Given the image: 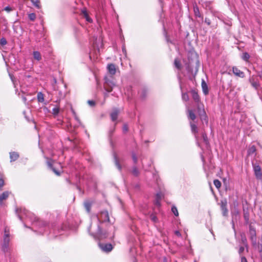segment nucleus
Returning a JSON list of instances; mask_svg holds the SVG:
<instances>
[{"mask_svg":"<svg viewBox=\"0 0 262 262\" xmlns=\"http://www.w3.org/2000/svg\"><path fill=\"white\" fill-rule=\"evenodd\" d=\"M105 82L104 83V88L107 92L112 91L113 88L115 86V83L113 80L111 76H106L104 78Z\"/></svg>","mask_w":262,"mask_h":262,"instance_id":"obj_1","label":"nucleus"},{"mask_svg":"<svg viewBox=\"0 0 262 262\" xmlns=\"http://www.w3.org/2000/svg\"><path fill=\"white\" fill-rule=\"evenodd\" d=\"M95 238L99 240L106 238L108 236V233L103 231L99 226H98V230L95 234H92Z\"/></svg>","mask_w":262,"mask_h":262,"instance_id":"obj_2","label":"nucleus"},{"mask_svg":"<svg viewBox=\"0 0 262 262\" xmlns=\"http://www.w3.org/2000/svg\"><path fill=\"white\" fill-rule=\"evenodd\" d=\"M97 219L100 223L110 222L109 215L107 211H101L97 216Z\"/></svg>","mask_w":262,"mask_h":262,"instance_id":"obj_3","label":"nucleus"},{"mask_svg":"<svg viewBox=\"0 0 262 262\" xmlns=\"http://www.w3.org/2000/svg\"><path fill=\"white\" fill-rule=\"evenodd\" d=\"M220 205L223 215L227 216L228 215V210L227 208V202L226 200H221Z\"/></svg>","mask_w":262,"mask_h":262,"instance_id":"obj_4","label":"nucleus"},{"mask_svg":"<svg viewBox=\"0 0 262 262\" xmlns=\"http://www.w3.org/2000/svg\"><path fill=\"white\" fill-rule=\"evenodd\" d=\"M100 248L104 252H109L113 249V246L111 244L99 243Z\"/></svg>","mask_w":262,"mask_h":262,"instance_id":"obj_5","label":"nucleus"},{"mask_svg":"<svg viewBox=\"0 0 262 262\" xmlns=\"http://www.w3.org/2000/svg\"><path fill=\"white\" fill-rule=\"evenodd\" d=\"M16 213L20 220H22L23 215L27 216L29 214V212L25 208H20L16 210Z\"/></svg>","mask_w":262,"mask_h":262,"instance_id":"obj_6","label":"nucleus"},{"mask_svg":"<svg viewBox=\"0 0 262 262\" xmlns=\"http://www.w3.org/2000/svg\"><path fill=\"white\" fill-rule=\"evenodd\" d=\"M10 240V238L9 230L7 227H6L5 228V230H4V236H3V243L9 244Z\"/></svg>","mask_w":262,"mask_h":262,"instance_id":"obj_7","label":"nucleus"},{"mask_svg":"<svg viewBox=\"0 0 262 262\" xmlns=\"http://www.w3.org/2000/svg\"><path fill=\"white\" fill-rule=\"evenodd\" d=\"M232 72L235 75L239 77L243 78L245 76L244 73L235 67L232 68Z\"/></svg>","mask_w":262,"mask_h":262,"instance_id":"obj_8","label":"nucleus"},{"mask_svg":"<svg viewBox=\"0 0 262 262\" xmlns=\"http://www.w3.org/2000/svg\"><path fill=\"white\" fill-rule=\"evenodd\" d=\"M107 68L108 73L111 75H114L115 74L116 72V69L115 65L114 64H113V63L108 64L107 65Z\"/></svg>","mask_w":262,"mask_h":262,"instance_id":"obj_9","label":"nucleus"},{"mask_svg":"<svg viewBox=\"0 0 262 262\" xmlns=\"http://www.w3.org/2000/svg\"><path fill=\"white\" fill-rule=\"evenodd\" d=\"M119 111L117 108L113 109L111 114V117L112 121H115L117 120Z\"/></svg>","mask_w":262,"mask_h":262,"instance_id":"obj_10","label":"nucleus"},{"mask_svg":"<svg viewBox=\"0 0 262 262\" xmlns=\"http://www.w3.org/2000/svg\"><path fill=\"white\" fill-rule=\"evenodd\" d=\"M255 174L257 179H261L262 177V173L261 172L260 167L259 166L254 167Z\"/></svg>","mask_w":262,"mask_h":262,"instance_id":"obj_11","label":"nucleus"},{"mask_svg":"<svg viewBox=\"0 0 262 262\" xmlns=\"http://www.w3.org/2000/svg\"><path fill=\"white\" fill-rule=\"evenodd\" d=\"M191 93L192 97L195 102H199L200 101V97L198 93L195 90H191Z\"/></svg>","mask_w":262,"mask_h":262,"instance_id":"obj_12","label":"nucleus"},{"mask_svg":"<svg viewBox=\"0 0 262 262\" xmlns=\"http://www.w3.org/2000/svg\"><path fill=\"white\" fill-rule=\"evenodd\" d=\"M9 195V192L8 191H5L2 194H0V204H2L3 201L8 198Z\"/></svg>","mask_w":262,"mask_h":262,"instance_id":"obj_13","label":"nucleus"},{"mask_svg":"<svg viewBox=\"0 0 262 262\" xmlns=\"http://www.w3.org/2000/svg\"><path fill=\"white\" fill-rule=\"evenodd\" d=\"M201 85L204 94L205 95H207L208 94V86L204 80H202Z\"/></svg>","mask_w":262,"mask_h":262,"instance_id":"obj_14","label":"nucleus"},{"mask_svg":"<svg viewBox=\"0 0 262 262\" xmlns=\"http://www.w3.org/2000/svg\"><path fill=\"white\" fill-rule=\"evenodd\" d=\"M19 157V155L17 152H10V158L11 159V162L16 161Z\"/></svg>","mask_w":262,"mask_h":262,"instance_id":"obj_15","label":"nucleus"},{"mask_svg":"<svg viewBox=\"0 0 262 262\" xmlns=\"http://www.w3.org/2000/svg\"><path fill=\"white\" fill-rule=\"evenodd\" d=\"M2 249L4 253L8 252L9 251V250H10L9 244L4 243H2Z\"/></svg>","mask_w":262,"mask_h":262,"instance_id":"obj_16","label":"nucleus"},{"mask_svg":"<svg viewBox=\"0 0 262 262\" xmlns=\"http://www.w3.org/2000/svg\"><path fill=\"white\" fill-rule=\"evenodd\" d=\"M190 125L191 132L194 134H197L198 133V129L196 125L191 122H190Z\"/></svg>","mask_w":262,"mask_h":262,"instance_id":"obj_17","label":"nucleus"},{"mask_svg":"<svg viewBox=\"0 0 262 262\" xmlns=\"http://www.w3.org/2000/svg\"><path fill=\"white\" fill-rule=\"evenodd\" d=\"M188 118L192 120H194L196 119V116L192 110H188Z\"/></svg>","mask_w":262,"mask_h":262,"instance_id":"obj_18","label":"nucleus"},{"mask_svg":"<svg viewBox=\"0 0 262 262\" xmlns=\"http://www.w3.org/2000/svg\"><path fill=\"white\" fill-rule=\"evenodd\" d=\"M33 57L35 60L39 61L41 59V55L38 51H34L33 53Z\"/></svg>","mask_w":262,"mask_h":262,"instance_id":"obj_19","label":"nucleus"},{"mask_svg":"<svg viewBox=\"0 0 262 262\" xmlns=\"http://www.w3.org/2000/svg\"><path fill=\"white\" fill-rule=\"evenodd\" d=\"M84 207L86 210L88 212H90L91 211V208L92 206V203L90 202L86 201L84 203Z\"/></svg>","mask_w":262,"mask_h":262,"instance_id":"obj_20","label":"nucleus"},{"mask_svg":"<svg viewBox=\"0 0 262 262\" xmlns=\"http://www.w3.org/2000/svg\"><path fill=\"white\" fill-rule=\"evenodd\" d=\"M131 172L135 177H138L140 173L139 169L136 167H133Z\"/></svg>","mask_w":262,"mask_h":262,"instance_id":"obj_21","label":"nucleus"},{"mask_svg":"<svg viewBox=\"0 0 262 262\" xmlns=\"http://www.w3.org/2000/svg\"><path fill=\"white\" fill-rule=\"evenodd\" d=\"M174 64L175 67L179 70H180L181 69V64L180 62V61L176 58L174 60Z\"/></svg>","mask_w":262,"mask_h":262,"instance_id":"obj_22","label":"nucleus"},{"mask_svg":"<svg viewBox=\"0 0 262 262\" xmlns=\"http://www.w3.org/2000/svg\"><path fill=\"white\" fill-rule=\"evenodd\" d=\"M114 159H115V162L116 166H117V167L118 168V169L119 170H121V166L120 164H119V160L117 159V156L116 155H115V156H114Z\"/></svg>","mask_w":262,"mask_h":262,"instance_id":"obj_23","label":"nucleus"},{"mask_svg":"<svg viewBox=\"0 0 262 262\" xmlns=\"http://www.w3.org/2000/svg\"><path fill=\"white\" fill-rule=\"evenodd\" d=\"M242 58L245 61H248V60L250 58V55L248 53L245 52L243 54V56H242Z\"/></svg>","mask_w":262,"mask_h":262,"instance_id":"obj_24","label":"nucleus"},{"mask_svg":"<svg viewBox=\"0 0 262 262\" xmlns=\"http://www.w3.org/2000/svg\"><path fill=\"white\" fill-rule=\"evenodd\" d=\"M37 99L39 102H42L44 101L43 95L41 93L37 94Z\"/></svg>","mask_w":262,"mask_h":262,"instance_id":"obj_25","label":"nucleus"},{"mask_svg":"<svg viewBox=\"0 0 262 262\" xmlns=\"http://www.w3.org/2000/svg\"><path fill=\"white\" fill-rule=\"evenodd\" d=\"M202 114L201 113H200V117L201 120H204L206 122H207V116L206 115L205 111L203 110Z\"/></svg>","mask_w":262,"mask_h":262,"instance_id":"obj_26","label":"nucleus"},{"mask_svg":"<svg viewBox=\"0 0 262 262\" xmlns=\"http://www.w3.org/2000/svg\"><path fill=\"white\" fill-rule=\"evenodd\" d=\"M213 184L217 188H220L221 186V183L218 180H214L213 181Z\"/></svg>","mask_w":262,"mask_h":262,"instance_id":"obj_27","label":"nucleus"},{"mask_svg":"<svg viewBox=\"0 0 262 262\" xmlns=\"http://www.w3.org/2000/svg\"><path fill=\"white\" fill-rule=\"evenodd\" d=\"M34 6L37 8H40L39 0H31Z\"/></svg>","mask_w":262,"mask_h":262,"instance_id":"obj_28","label":"nucleus"},{"mask_svg":"<svg viewBox=\"0 0 262 262\" xmlns=\"http://www.w3.org/2000/svg\"><path fill=\"white\" fill-rule=\"evenodd\" d=\"M250 82H251V85H252V86L253 88H254L255 89H257L259 86V84L256 81H253V80H250Z\"/></svg>","mask_w":262,"mask_h":262,"instance_id":"obj_29","label":"nucleus"},{"mask_svg":"<svg viewBox=\"0 0 262 262\" xmlns=\"http://www.w3.org/2000/svg\"><path fill=\"white\" fill-rule=\"evenodd\" d=\"M171 211L173 212V213L176 215V216H178L179 215V213H178V211L177 210V208L176 206H172V208H171Z\"/></svg>","mask_w":262,"mask_h":262,"instance_id":"obj_30","label":"nucleus"},{"mask_svg":"<svg viewBox=\"0 0 262 262\" xmlns=\"http://www.w3.org/2000/svg\"><path fill=\"white\" fill-rule=\"evenodd\" d=\"M256 151V148L254 146H252L248 150L249 154H252L255 152Z\"/></svg>","mask_w":262,"mask_h":262,"instance_id":"obj_31","label":"nucleus"},{"mask_svg":"<svg viewBox=\"0 0 262 262\" xmlns=\"http://www.w3.org/2000/svg\"><path fill=\"white\" fill-rule=\"evenodd\" d=\"M182 99L185 101H187L189 100V96L187 93L182 94Z\"/></svg>","mask_w":262,"mask_h":262,"instance_id":"obj_32","label":"nucleus"},{"mask_svg":"<svg viewBox=\"0 0 262 262\" xmlns=\"http://www.w3.org/2000/svg\"><path fill=\"white\" fill-rule=\"evenodd\" d=\"M202 138L203 139L204 142L207 145L208 144V140L207 135L205 133H203Z\"/></svg>","mask_w":262,"mask_h":262,"instance_id":"obj_33","label":"nucleus"},{"mask_svg":"<svg viewBox=\"0 0 262 262\" xmlns=\"http://www.w3.org/2000/svg\"><path fill=\"white\" fill-rule=\"evenodd\" d=\"M59 112V108L58 107H54L52 110V113L54 115H57Z\"/></svg>","mask_w":262,"mask_h":262,"instance_id":"obj_34","label":"nucleus"},{"mask_svg":"<svg viewBox=\"0 0 262 262\" xmlns=\"http://www.w3.org/2000/svg\"><path fill=\"white\" fill-rule=\"evenodd\" d=\"M29 18L31 20H34L36 18V15L34 13H31L29 14Z\"/></svg>","mask_w":262,"mask_h":262,"instance_id":"obj_35","label":"nucleus"},{"mask_svg":"<svg viewBox=\"0 0 262 262\" xmlns=\"http://www.w3.org/2000/svg\"><path fill=\"white\" fill-rule=\"evenodd\" d=\"M150 218L154 222H156L158 220L157 216L153 214L150 215Z\"/></svg>","mask_w":262,"mask_h":262,"instance_id":"obj_36","label":"nucleus"},{"mask_svg":"<svg viewBox=\"0 0 262 262\" xmlns=\"http://www.w3.org/2000/svg\"><path fill=\"white\" fill-rule=\"evenodd\" d=\"M0 42H1V44L2 45H5L7 44V40L5 38H2L1 40H0Z\"/></svg>","mask_w":262,"mask_h":262,"instance_id":"obj_37","label":"nucleus"},{"mask_svg":"<svg viewBox=\"0 0 262 262\" xmlns=\"http://www.w3.org/2000/svg\"><path fill=\"white\" fill-rule=\"evenodd\" d=\"M132 158H133V160L134 163L135 164L137 163L138 159H137L136 156L134 153L132 154Z\"/></svg>","mask_w":262,"mask_h":262,"instance_id":"obj_38","label":"nucleus"},{"mask_svg":"<svg viewBox=\"0 0 262 262\" xmlns=\"http://www.w3.org/2000/svg\"><path fill=\"white\" fill-rule=\"evenodd\" d=\"M88 103L90 106H93L95 105V102L93 100H89L88 101Z\"/></svg>","mask_w":262,"mask_h":262,"instance_id":"obj_39","label":"nucleus"},{"mask_svg":"<svg viewBox=\"0 0 262 262\" xmlns=\"http://www.w3.org/2000/svg\"><path fill=\"white\" fill-rule=\"evenodd\" d=\"M244 247H243V246H241L239 247V249L238 250V253L239 254H241L243 252V251H244Z\"/></svg>","mask_w":262,"mask_h":262,"instance_id":"obj_40","label":"nucleus"},{"mask_svg":"<svg viewBox=\"0 0 262 262\" xmlns=\"http://www.w3.org/2000/svg\"><path fill=\"white\" fill-rule=\"evenodd\" d=\"M123 130L124 132H126L128 130V126L126 124H124L123 127Z\"/></svg>","mask_w":262,"mask_h":262,"instance_id":"obj_41","label":"nucleus"},{"mask_svg":"<svg viewBox=\"0 0 262 262\" xmlns=\"http://www.w3.org/2000/svg\"><path fill=\"white\" fill-rule=\"evenodd\" d=\"M162 198V194L161 193H157L156 195V199L160 200Z\"/></svg>","mask_w":262,"mask_h":262,"instance_id":"obj_42","label":"nucleus"},{"mask_svg":"<svg viewBox=\"0 0 262 262\" xmlns=\"http://www.w3.org/2000/svg\"><path fill=\"white\" fill-rule=\"evenodd\" d=\"M5 10L7 12H10L12 10V8L9 6H7L5 8Z\"/></svg>","mask_w":262,"mask_h":262,"instance_id":"obj_43","label":"nucleus"},{"mask_svg":"<svg viewBox=\"0 0 262 262\" xmlns=\"http://www.w3.org/2000/svg\"><path fill=\"white\" fill-rule=\"evenodd\" d=\"M155 204L157 205V206H160V200H158V199H156V201H155Z\"/></svg>","mask_w":262,"mask_h":262,"instance_id":"obj_44","label":"nucleus"},{"mask_svg":"<svg viewBox=\"0 0 262 262\" xmlns=\"http://www.w3.org/2000/svg\"><path fill=\"white\" fill-rule=\"evenodd\" d=\"M82 13L83 15V16L85 17L86 15H88V13L85 10H83L82 11Z\"/></svg>","mask_w":262,"mask_h":262,"instance_id":"obj_45","label":"nucleus"},{"mask_svg":"<svg viewBox=\"0 0 262 262\" xmlns=\"http://www.w3.org/2000/svg\"><path fill=\"white\" fill-rule=\"evenodd\" d=\"M4 181L2 179H0V188L4 185Z\"/></svg>","mask_w":262,"mask_h":262,"instance_id":"obj_46","label":"nucleus"},{"mask_svg":"<svg viewBox=\"0 0 262 262\" xmlns=\"http://www.w3.org/2000/svg\"><path fill=\"white\" fill-rule=\"evenodd\" d=\"M86 21H89V22H92V19L88 16V15H86L85 17Z\"/></svg>","mask_w":262,"mask_h":262,"instance_id":"obj_47","label":"nucleus"},{"mask_svg":"<svg viewBox=\"0 0 262 262\" xmlns=\"http://www.w3.org/2000/svg\"><path fill=\"white\" fill-rule=\"evenodd\" d=\"M52 170L58 176L60 175V173L59 172H58L54 168L52 167Z\"/></svg>","mask_w":262,"mask_h":262,"instance_id":"obj_48","label":"nucleus"},{"mask_svg":"<svg viewBox=\"0 0 262 262\" xmlns=\"http://www.w3.org/2000/svg\"><path fill=\"white\" fill-rule=\"evenodd\" d=\"M241 262H248V261L245 257L242 256L241 257Z\"/></svg>","mask_w":262,"mask_h":262,"instance_id":"obj_49","label":"nucleus"},{"mask_svg":"<svg viewBox=\"0 0 262 262\" xmlns=\"http://www.w3.org/2000/svg\"><path fill=\"white\" fill-rule=\"evenodd\" d=\"M175 234L177 235V236H181V233L179 231H175Z\"/></svg>","mask_w":262,"mask_h":262,"instance_id":"obj_50","label":"nucleus"},{"mask_svg":"<svg viewBox=\"0 0 262 262\" xmlns=\"http://www.w3.org/2000/svg\"><path fill=\"white\" fill-rule=\"evenodd\" d=\"M258 76H259L260 78H262V71H260V72L258 73Z\"/></svg>","mask_w":262,"mask_h":262,"instance_id":"obj_51","label":"nucleus"},{"mask_svg":"<svg viewBox=\"0 0 262 262\" xmlns=\"http://www.w3.org/2000/svg\"><path fill=\"white\" fill-rule=\"evenodd\" d=\"M205 22L208 24V25H210V23L209 21V20L207 21L206 19L205 20Z\"/></svg>","mask_w":262,"mask_h":262,"instance_id":"obj_52","label":"nucleus"},{"mask_svg":"<svg viewBox=\"0 0 262 262\" xmlns=\"http://www.w3.org/2000/svg\"><path fill=\"white\" fill-rule=\"evenodd\" d=\"M259 252H260V253L262 252V244L260 246V250H259Z\"/></svg>","mask_w":262,"mask_h":262,"instance_id":"obj_53","label":"nucleus"},{"mask_svg":"<svg viewBox=\"0 0 262 262\" xmlns=\"http://www.w3.org/2000/svg\"><path fill=\"white\" fill-rule=\"evenodd\" d=\"M163 262H167V260L165 257L164 258Z\"/></svg>","mask_w":262,"mask_h":262,"instance_id":"obj_54","label":"nucleus"},{"mask_svg":"<svg viewBox=\"0 0 262 262\" xmlns=\"http://www.w3.org/2000/svg\"><path fill=\"white\" fill-rule=\"evenodd\" d=\"M24 101H26V98H24Z\"/></svg>","mask_w":262,"mask_h":262,"instance_id":"obj_55","label":"nucleus"},{"mask_svg":"<svg viewBox=\"0 0 262 262\" xmlns=\"http://www.w3.org/2000/svg\"><path fill=\"white\" fill-rule=\"evenodd\" d=\"M75 119H76V120H78V118H77V117H75Z\"/></svg>","mask_w":262,"mask_h":262,"instance_id":"obj_56","label":"nucleus"},{"mask_svg":"<svg viewBox=\"0 0 262 262\" xmlns=\"http://www.w3.org/2000/svg\"><path fill=\"white\" fill-rule=\"evenodd\" d=\"M54 81L55 82H56V80L55 79H54Z\"/></svg>","mask_w":262,"mask_h":262,"instance_id":"obj_57","label":"nucleus"},{"mask_svg":"<svg viewBox=\"0 0 262 262\" xmlns=\"http://www.w3.org/2000/svg\"><path fill=\"white\" fill-rule=\"evenodd\" d=\"M198 108L199 110H200V106H198Z\"/></svg>","mask_w":262,"mask_h":262,"instance_id":"obj_58","label":"nucleus"}]
</instances>
